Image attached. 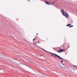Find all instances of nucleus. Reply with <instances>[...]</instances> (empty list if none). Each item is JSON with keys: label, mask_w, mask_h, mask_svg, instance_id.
Instances as JSON below:
<instances>
[{"label": "nucleus", "mask_w": 77, "mask_h": 77, "mask_svg": "<svg viewBox=\"0 0 77 77\" xmlns=\"http://www.w3.org/2000/svg\"><path fill=\"white\" fill-rule=\"evenodd\" d=\"M35 41V38H34L33 39V42H34V41Z\"/></svg>", "instance_id": "7"}, {"label": "nucleus", "mask_w": 77, "mask_h": 77, "mask_svg": "<svg viewBox=\"0 0 77 77\" xmlns=\"http://www.w3.org/2000/svg\"><path fill=\"white\" fill-rule=\"evenodd\" d=\"M51 4H52V5L54 4V3H51Z\"/></svg>", "instance_id": "10"}, {"label": "nucleus", "mask_w": 77, "mask_h": 77, "mask_svg": "<svg viewBox=\"0 0 77 77\" xmlns=\"http://www.w3.org/2000/svg\"><path fill=\"white\" fill-rule=\"evenodd\" d=\"M38 35V33H37V35Z\"/></svg>", "instance_id": "14"}, {"label": "nucleus", "mask_w": 77, "mask_h": 77, "mask_svg": "<svg viewBox=\"0 0 77 77\" xmlns=\"http://www.w3.org/2000/svg\"><path fill=\"white\" fill-rule=\"evenodd\" d=\"M28 2H30V0H28Z\"/></svg>", "instance_id": "9"}, {"label": "nucleus", "mask_w": 77, "mask_h": 77, "mask_svg": "<svg viewBox=\"0 0 77 77\" xmlns=\"http://www.w3.org/2000/svg\"><path fill=\"white\" fill-rule=\"evenodd\" d=\"M71 26V24H68L66 25V26Z\"/></svg>", "instance_id": "5"}, {"label": "nucleus", "mask_w": 77, "mask_h": 77, "mask_svg": "<svg viewBox=\"0 0 77 77\" xmlns=\"http://www.w3.org/2000/svg\"><path fill=\"white\" fill-rule=\"evenodd\" d=\"M57 0H56V1H57Z\"/></svg>", "instance_id": "16"}, {"label": "nucleus", "mask_w": 77, "mask_h": 77, "mask_svg": "<svg viewBox=\"0 0 77 77\" xmlns=\"http://www.w3.org/2000/svg\"><path fill=\"white\" fill-rule=\"evenodd\" d=\"M42 77H44V76H42Z\"/></svg>", "instance_id": "17"}, {"label": "nucleus", "mask_w": 77, "mask_h": 77, "mask_svg": "<svg viewBox=\"0 0 77 77\" xmlns=\"http://www.w3.org/2000/svg\"><path fill=\"white\" fill-rule=\"evenodd\" d=\"M54 3H55V2H54L53 3L54 4Z\"/></svg>", "instance_id": "15"}, {"label": "nucleus", "mask_w": 77, "mask_h": 77, "mask_svg": "<svg viewBox=\"0 0 77 77\" xmlns=\"http://www.w3.org/2000/svg\"><path fill=\"white\" fill-rule=\"evenodd\" d=\"M28 60V61H29V62H32H32L31 61H29V60Z\"/></svg>", "instance_id": "13"}, {"label": "nucleus", "mask_w": 77, "mask_h": 77, "mask_svg": "<svg viewBox=\"0 0 77 77\" xmlns=\"http://www.w3.org/2000/svg\"><path fill=\"white\" fill-rule=\"evenodd\" d=\"M64 51V50L63 49H59L58 51L57 52L58 53H62V52H63Z\"/></svg>", "instance_id": "3"}, {"label": "nucleus", "mask_w": 77, "mask_h": 77, "mask_svg": "<svg viewBox=\"0 0 77 77\" xmlns=\"http://www.w3.org/2000/svg\"><path fill=\"white\" fill-rule=\"evenodd\" d=\"M51 56H54V55H53V54H51Z\"/></svg>", "instance_id": "12"}, {"label": "nucleus", "mask_w": 77, "mask_h": 77, "mask_svg": "<svg viewBox=\"0 0 77 77\" xmlns=\"http://www.w3.org/2000/svg\"><path fill=\"white\" fill-rule=\"evenodd\" d=\"M54 57H56V56H54Z\"/></svg>", "instance_id": "11"}, {"label": "nucleus", "mask_w": 77, "mask_h": 77, "mask_svg": "<svg viewBox=\"0 0 77 77\" xmlns=\"http://www.w3.org/2000/svg\"><path fill=\"white\" fill-rule=\"evenodd\" d=\"M53 54H54V55H55V56H57V57L60 59H62L63 60V59L61 57H60L59 56V55H57L53 53Z\"/></svg>", "instance_id": "2"}, {"label": "nucleus", "mask_w": 77, "mask_h": 77, "mask_svg": "<svg viewBox=\"0 0 77 77\" xmlns=\"http://www.w3.org/2000/svg\"><path fill=\"white\" fill-rule=\"evenodd\" d=\"M61 63H62V62H63V60H61Z\"/></svg>", "instance_id": "8"}, {"label": "nucleus", "mask_w": 77, "mask_h": 77, "mask_svg": "<svg viewBox=\"0 0 77 77\" xmlns=\"http://www.w3.org/2000/svg\"><path fill=\"white\" fill-rule=\"evenodd\" d=\"M61 12L62 13V14L63 15V16H64L66 18H69V15L68 14V13L65 12V11L63 9H61Z\"/></svg>", "instance_id": "1"}, {"label": "nucleus", "mask_w": 77, "mask_h": 77, "mask_svg": "<svg viewBox=\"0 0 77 77\" xmlns=\"http://www.w3.org/2000/svg\"><path fill=\"white\" fill-rule=\"evenodd\" d=\"M45 3L46 4H47V5H50V4L49 3V2H48V1H45Z\"/></svg>", "instance_id": "4"}, {"label": "nucleus", "mask_w": 77, "mask_h": 77, "mask_svg": "<svg viewBox=\"0 0 77 77\" xmlns=\"http://www.w3.org/2000/svg\"><path fill=\"white\" fill-rule=\"evenodd\" d=\"M73 27V26L71 25V26H69V28H71V27Z\"/></svg>", "instance_id": "6"}]
</instances>
